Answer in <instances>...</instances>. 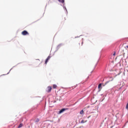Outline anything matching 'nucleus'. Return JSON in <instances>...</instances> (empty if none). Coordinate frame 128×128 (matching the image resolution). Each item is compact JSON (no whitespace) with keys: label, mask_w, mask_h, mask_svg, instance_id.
<instances>
[{"label":"nucleus","mask_w":128,"mask_h":128,"mask_svg":"<svg viewBox=\"0 0 128 128\" xmlns=\"http://www.w3.org/2000/svg\"><path fill=\"white\" fill-rule=\"evenodd\" d=\"M120 74H118V75Z\"/></svg>","instance_id":"20"},{"label":"nucleus","mask_w":128,"mask_h":128,"mask_svg":"<svg viewBox=\"0 0 128 128\" xmlns=\"http://www.w3.org/2000/svg\"><path fill=\"white\" fill-rule=\"evenodd\" d=\"M112 80H114V78H112Z\"/></svg>","instance_id":"16"},{"label":"nucleus","mask_w":128,"mask_h":128,"mask_svg":"<svg viewBox=\"0 0 128 128\" xmlns=\"http://www.w3.org/2000/svg\"><path fill=\"white\" fill-rule=\"evenodd\" d=\"M23 126V124H20L19 126H18V128H22Z\"/></svg>","instance_id":"8"},{"label":"nucleus","mask_w":128,"mask_h":128,"mask_svg":"<svg viewBox=\"0 0 128 128\" xmlns=\"http://www.w3.org/2000/svg\"><path fill=\"white\" fill-rule=\"evenodd\" d=\"M39 60V59H38V60Z\"/></svg>","instance_id":"18"},{"label":"nucleus","mask_w":128,"mask_h":128,"mask_svg":"<svg viewBox=\"0 0 128 128\" xmlns=\"http://www.w3.org/2000/svg\"><path fill=\"white\" fill-rule=\"evenodd\" d=\"M113 56H116V52L113 54Z\"/></svg>","instance_id":"13"},{"label":"nucleus","mask_w":128,"mask_h":128,"mask_svg":"<svg viewBox=\"0 0 128 128\" xmlns=\"http://www.w3.org/2000/svg\"><path fill=\"white\" fill-rule=\"evenodd\" d=\"M50 60V56H48L47 58L46 59V60L45 61L46 64H48V60Z\"/></svg>","instance_id":"3"},{"label":"nucleus","mask_w":128,"mask_h":128,"mask_svg":"<svg viewBox=\"0 0 128 128\" xmlns=\"http://www.w3.org/2000/svg\"><path fill=\"white\" fill-rule=\"evenodd\" d=\"M50 106L52 107V106H52V105H50Z\"/></svg>","instance_id":"17"},{"label":"nucleus","mask_w":128,"mask_h":128,"mask_svg":"<svg viewBox=\"0 0 128 128\" xmlns=\"http://www.w3.org/2000/svg\"><path fill=\"white\" fill-rule=\"evenodd\" d=\"M84 122H86V121H85V122H84V120H82L81 121V124H84Z\"/></svg>","instance_id":"10"},{"label":"nucleus","mask_w":128,"mask_h":128,"mask_svg":"<svg viewBox=\"0 0 128 128\" xmlns=\"http://www.w3.org/2000/svg\"><path fill=\"white\" fill-rule=\"evenodd\" d=\"M60 2H62V4H64V0H58Z\"/></svg>","instance_id":"6"},{"label":"nucleus","mask_w":128,"mask_h":128,"mask_svg":"<svg viewBox=\"0 0 128 128\" xmlns=\"http://www.w3.org/2000/svg\"><path fill=\"white\" fill-rule=\"evenodd\" d=\"M98 88L99 90H102V84H100L98 86Z\"/></svg>","instance_id":"5"},{"label":"nucleus","mask_w":128,"mask_h":128,"mask_svg":"<svg viewBox=\"0 0 128 128\" xmlns=\"http://www.w3.org/2000/svg\"><path fill=\"white\" fill-rule=\"evenodd\" d=\"M22 36H28V34H30L28 33V31L24 30L22 32Z\"/></svg>","instance_id":"1"},{"label":"nucleus","mask_w":128,"mask_h":128,"mask_svg":"<svg viewBox=\"0 0 128 128\" xmlns=\"http://www.w3.org/2000/svg\"><path fill=\"white\" fill-rule=\"evenodd\" d=\"M80 114H84V110H82L80 112Z\"/></svg>","instance_id":"9"},{"label":"nucleus","mask_w":128,"mask_h":128,"mask_svg":"<svg viewBox=\"0 0 128 128\" xmlns=\"http://www.w3.org/2000/svg\"><path fill=\"white\" fill-rule=\"evenodd\" d=\"M50 106H51V104H52V103L50 102Z\"/></svg>","instance_id":"15"},{"label":"nucleus","mask_w":128,"mask_h":128,"mask_svg":"<svg viewBox=\"0 0 128 128\" xmlns=\"http://www.w3.org/2000/svg\"><path fill=\"white\" fill-rule=\"evenodd\" d=\"M40 122V118H36L35 120V122Z\"/></svg>","instance_id":"7"},{"label":"nucleus","mask_w":128,"mask_h":128,"mask_svg":"<svg viewBox=\"0 0 128 128\" xmlns=\"http://www.w3.org/2000/svg\"><path fill=\"white\" fill-rule=\"evenodd\" d=\"M90 118V116L88 117V118Z\"/></svg>","instance_id":"14"},{"label":"nucleus","mask_w":128,"mask_h":128,"mask_svg":"<svg viewBox=\"0 0 128 128\" xmlns=\"http://www.w3.org/2000/svg\"><path fill=\"white\" fill-rule=\"evenodd\" d=\"M52 86H48L46 90L47 92H52Z\"/></svg>","instance_id":"2"},{"label":"nucleus","mask_w":128,"mask_h":128,"mask_svg":"<svg viewBox=\"0 0 128 128\" xmlns=\"http://www.w3.org/2000/svg\"><path fill=\"white\" fill-rule=\"evenodd\" d=\"M54 102H56V101H54Z\"/></svg>","instance_id":"19"},{"label":"nucleus","mask_w":128,"mask_h":128,"mask_svg":"<svg viewBox=\"0 0 128 128\" xmlns=\"http://www.w3.org/2000/svg\"><path fill=\"white\" fill-rule=\"evenodd\" d=\"M56 84H54L53 85V88H56Z\"/></svg>","instance_id":"11"},{"label":"nucleus","mask_w":128,"mask_h":128,"mask_svg":"<svg viewBox=\"0 0 128 128\" xmlns=\"http://www.w3.org/2000/svg\"><path fill=\"white\" fill-rule=\"evenodd\" d=\"M64 110H66V109L65 108H62V109L61 110H60L59 111V114H62V112H64Z\"/></svg>","instance_id":"4"},{"label":"nucleus","mask_w":128,"mask_h":128,"mask_svg":"<svg viewBox=\"0 0 128 128\" xmlns=\"http://www.w3.org/2000/svg\"><path fill=\"white\" fill-rule=\"evenodd\" d=\"M126 108L128 110V103L126 104Z\"/></svg>","instance_id":"12"}]
</instances>
